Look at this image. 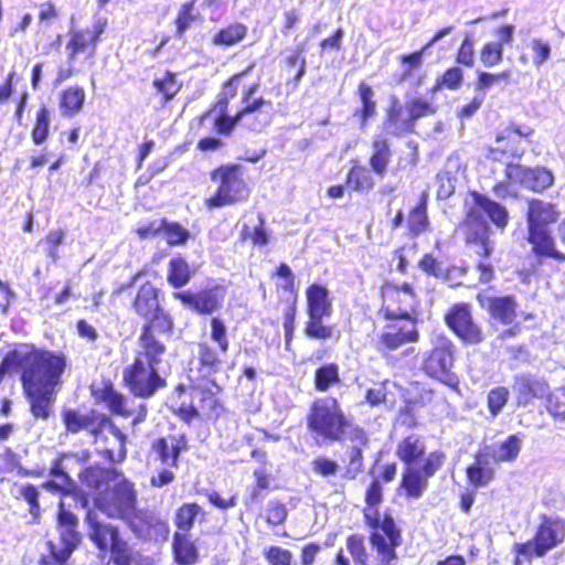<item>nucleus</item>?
<instances>
[{
  "label": "nucleus",
  "mask_w": 565,
  "mask_h": 565,
  "mask_svg": "<svg viewBox=\"0 0 565 565\" xmlns=\"http://www.w3.org/2000/svg\"><path fill=\"white\" fill-rule=\"evenodd\" d=\"M67 367L68 360L64 352L31 342L19 343L0 362V384L6 374H19L31 416L35 420L47 422L54 414Z\"/></svg>",
  "instance_id": "1"
},
{
  "label": "nucleus",
  "mask_w": 565,
  "mask_h": 565,
  "mask_svg": "<svg viewBox=\"0 0 565 565\" xmlns=\"http://www.w3.org/2000/svg\"><path fill=\"white\" fill-rule=\"evenodd\" d=\"M307 431L320 445H352L347 451V465L343 477L355 479L364 468L363 449L369 446V435L364 427L354 423L334 396L315 398L308 407L306 417Z\"/></svg>",
  "instance_id": "2"
},
{
  "label": "nucleus",
  "mask_w": 565,
  "mask_h": 565,
  "mask_svg": "<svg viewBox=\"0 0 565 565\" xmlns=\"http://www.w3.org/2000/svg\"><path fill=\"white\" fill-rule=\"evenodd\" d=\"M397 473V463L382 466L380 473L365 488L362 516L369 529V544L374 554L375 565H394L398 559V547L403 544V530L391 510L381 512L384 501V484L392 482Z\"/></svg>",
  "instance_id": "3"
},
{
  "label": "nucleus",
  "mask_w": 565,
  "mask_h": 565,
  "mask_svg": "<svg viewBox=\"0 0 565 565\" xmlns=\"http://www.w3.org/2000/svg\"><path fill=\"white\" fill-rule=\"evenodd\" d=\"M94 505L108 519L122 521L142 542L159 541L168 534V522L154 510L139 505L136 486L124 473L110 489L95 497Z\"/></svg>",
  "instance_id": "4"
},
{
  "label": "nucleus",
  "mask_w": 565,
  "mask_h": 565,
  "mask_svg": "<svg viewBox=\"0 0 565 565\" xmlns=\"http://www.w3.org/2000/svg\"><path fill=\"white\" fill-rule=\"evenodd\" d=\"M561 214L554 202L539 198L526 201L524 238L539 263L565 264V217L558 223Z\"/></svg>",
  "instance_id": "5"
},
{
  "label": "nucleus",
  "mask_w": 565,
  "mask_h": 565,
  "mask_svg": "<svg viewBox=\"0 0 565 565\" xmlns=\"http://www.w3.org/2000/svg\"><path fill=\"white\" fill-rule=\"evenodd\" d=\"M396 457L405 465L398 490L407 499H418L428 488V480L445 465L446 454L433 450L426 455V439L419 434L402 437L395 447Z\"/></svg>",
  "instance_id": "6"
},
{
  "label": "nucleus",
  "mask_w": 565,
  "mask_h": 565,
  "mask_svg": "<svg viewBox=\"0 0 565 565\" xmlns=\"http://www.w3.org/2000/svg\"><path fill=\"white\" fill-rule=\"evenodd\" d=\"M62 423L67 434L76 435L83 430L93 437L94 441L99 439L106 443L103 433L107 429L118 443L117 449L104 447L99 455L110 463H120L127 457V436L115 424L111 417L96 409H89L87 413H79L74 408H64L61 413Z\"/></svg>",
  "instance_id": "7"
},
{
  "label": "nucleus",
  "mask_w": 565,
  "mask_h": 565,
  "mask_svg": "<svg viewBox=\"0 0 565 565\" xmlns=\"http://www.w3.org/2000/svg\"><path fill=\"white\" fill-rule=\"evenodd\" d=\"M85 522L88 539L107 565H137L140 555L118 525L103 521L94 509L86 511Z\"/></svg>",
  "instance_id": "8"
},
{
  "label": "nucleus",
  "mask_w": 565,
  "mask_h": 565,
  "mask_svg": "<svg viewBox=\"0 0 565 565\" xmlns=\"http://www.w3.org/2000/svg\"><path fill=\"white\" fill-rule=\"evenodd\" d=\"M565 543V518L543 513L539 518L533 535L524 542L511 546L513 565H524L535 558H544L552 550Z\"/></svg>",
  "instance_id": "9"
},
{
  "label": "nucleus",
  "mask_w": 565,
  "mask_h": 565,
  "mask_svg": "<svg viewBox=\"0 0 565 565\" xmlns=\"http://www.w3.org/2000/svg\"><path fill=\"white\" fill-rule=\"evenodd\" d=\"M210 179L216 184L204 201L210 210L246 202L250 195L247 170L241 163L221 164L210 172Z\"/></svg>",
  "instance_id": "10"
},
{
  "label": "nucleus",
  "mask_w": 565,
  "mask_h": 565,
  "mask_svg": "<svg viewBox=\"0 0 565 565\" xmlns=\"http://www.w3.org/2000/svg\"><path fill=\"white\" fill-rule=\"evenodd\" d=\"M555 182L553 172L542 166L527 167L508 162L504 166V179L492 185V193L499 199L516 198L513 185H519L533 193L542 194Z\"/></svg>",
  "instance_id": "11"
},
{
  "label": "nucleus",
  "mask_w": 565,
  "mask_h": 565,
  "mask_svg": "<svg viewBox=\"0 0 565 565\" xmlns=\"http://www.w3.org/2000/svg\"><path fill=\"white\" fill-rule=\"evenodd\" d=\"M306 302L308 315L303 328L306 337L318 341L338 340L340 331L335 326L323 322V318L330 317L333 309L328 288L316 282L309 285L306 289Z\"/></svg>",
  "instance_id": "12"
},
{
  "label": "nucleus",
  "mask_w": 565,
  "mask_h": 565,
  "mask_svg": "<svg viewBox=\"0 0 565 565\" xmlns=\"http://www.w3.org/2000/svg\"><path fill=\"white\" fill-rule=\"evenodd\" d=\"M107 19L102 17L96 19L90 26L70 32V39L65 46L68 65L57 70L56 83H62L78 73V70L73 65L78 55L83 54L90 62L94 61L97 54V46L102 41V35L107 30Z\"/></svg>",
  "instance_id": "13"
},
{
  "label": "nucleus",
  "mask_w": 565,
  "mask_h": 565,
  "mask_svg": "<svg viewBox=\"0 0 565 565\" xmlns=\"http://www.w3.org/2000/svg\"><path fill=\"white\" fill-rule=\"evenodd\" d=\"M134 313L143 321L140 330L174 328L172 316L162 307L160 289L151 281L142 282L130 303Z\"/></svg>",
  "instance_id": "14"
},
{
  "label": "nucleus",
  "mask_w": 565,
  "mask_h": 565,
  "mask_svg": "<svg viewBox=\"0 0 565 565\" xmlns=\"http://www.w3.org/2000/svg\"><path fill=\"white\" fill-rule=\"evenodd\" d=\"M381 312L387 320H414L420 306V299L408 282L396 285L385 281L380 287Z\"/></svg>",
  "instance_id": "15"
},
{
  "label": "nucleus",
  "mask_w": 565,
  "mask_h": 565,
  "mask_svg": "<svg viewBox=\"0 0 565 565\" xmlns=\"http://www.w3.org/2000/svg\"><path fill=\"white\" fill-rule=\"evenodd\" d=\"M275 282V291L278 295V301L285 303L282 315V327L285 333V342L290 344L295 333L296 316L298 310V286L295 274L286 263H280L270 274Z\"/></svg>",
  "instance_id": "16"
},
{
  "label": "nucleus",
  "mask_w": 565,
  "mask_h": 565,
  "mask_svg": "<svg viewBox=\"0 0 565 565\" xmlns=\"http://www.w3.org/2000/svg\"><path fill=\"white\" fill-rule=\"evenodd\" d=\"M533 134L532 127L510 121L495 132L497 146L484 148V159L489 162H500L502 159L520 160L524 156L525 149L520 146L519 139L529 140Z\"/></svg>",
  "instance_id": "17"
},
{
  "label": "nucleus",
  "mask_w": 565,
  "mask_h": 565,
  "mask_svg": "<svg viewBox=\"0 0 565 565\" xmlns=\"http://www.w3.org/2000/svg\"><path fill=\"white\" fill-rule=\"evenodd\" d=\"M444 322L465 344L479 345L486 340L483 328L476 321L470 302L459 301L450 305L445 311Z\"/></svg>",
  "instance_id": "18"
},
{
  "label": "nucleus",
  "mask_w": 565,
  "mask_h": 565,
  "mask_svg": "<svg viewBox=\"0 0 565 565\" xmlns=\"http://www.w3.org/2000/svg\"><path fill=\"white\" fill-rule=\"evenodd\" d=\"M465 246L480 259L489 258L494 244L491 241L490 224L475 209L466 211L459 224Z\"/></svg>",
  "instance_id": "19"
},
{
  "label": "nucleus",
  "mask_w": 565,
  "mask_h": 565,
  "mask_svg": "<svg viewBox=\"0 0 565 565\" xmlns=\"http://www.w3.org/2000/svg\"><path fill=\"white\" fill-rule=\"evenodd\" d=\"M122 384L132 396L150 398L167 386V380L159 369L132 360L122 371Z\"/></svg>",
  "instance_id": "20"
},
{
  "label": "nucleus",
  "mask_w": 565,
  "mask_h": 565,
  "mask_svg": "<svg viewBox=\"0 0 565 565\" xmlns=\"http://www.w3.org/2000/svg\"><path fill=\"white\" fill-rule=\"evenodd\" d=\"M174 328L140 330L137 338V349L134 360L148 366L160 367L167 361V341L172 335Z\"/></svg>",
  "instance_id": "21"
},
{
  "label": "nucleus",
  "mask_w": 565,
  "mask_h": 565,
  "mask_svg": "<svg viewBox=\"0 0 565 565\" xmlns=\"http://www.w3.org/2000/svg\"><path fill=\"white\" fill-rule=\"evenodd\" d=\"M456 358L455 343L445 334L438 335L422 362L423 372L435 380L447 383Z\"/></svg>",
  "instance_id": "22"
},
{
  "label": "nucleus",
  "mask_w": 565,
  "mask_h": 565,
  "mask_svg": "<svg viewBox=\"0 0 565 565\" xmlns=\"http://www.w3.org/2000/svg\"><path fill=\"white\" fill-rule=\"evenodd\" d=\"M227 352H221L218 347L201 340L196 343V354L193 356L188 370L189 382H204L215 380L224 370V359Z\"/></svg>",
  "instance_id": "23"
},
{
  "label": "nucleus",
  "mask_w": 565,
  "mask_h": 565,
  "mask_svg": "<svg viewBox=\"0 0 565 565\" xmlns=\"http://www.w3.org/2000/svg\"><path fill=\"white\" fill-rule=\"evenodd\" d=\"M512 393L516 407H527L548 397L551 385L543 376L523 372L513 375Z\"/></svg>",
  "instance_id": "24"
},
{
  "label": "nucleus",
  "mask_w": 565,
  "mask_h": 565,
  "mask_svg": "<svg viewBox=\"0 0 565 565\" xmlns=\"http://www.w3.org/2000/svg\"><path fill=\"white\" fill-rule=\"evenodd\" d=\"M225 288L220 285L205 287L199 291H175L173 298L201 316H211L222 309Z\"/></svg>",
  "instance_id": "25"
},
{
  "label": "nucleus",
  "mask_w": 565,
  "mask_h": 565,
  "mask_svg": "<svg viewBox=\"0 0 565 565\" xmlns=\"http://www.w3.org/2000/svg\"><path fill=\"white\" fill-rule=\"evenodd\" d=\"M192 401L201 412V417L216 420L224 412V402L221 398L223 388L215 380L204 382H190Z\"/></svg>",
  "instance_id": "26"
},
{
  "label": "nucleus",
  "mask_w": 565,
  "mask_h": 565,
  "mask_svg": "<svg viewBox=\"0 0 565 565\" xmlns=\"http://www.w3.org/2000/svg\"><path fill=\"white\" fill-rule=\"evenodd\" d=\"M476 299L491 322L500 326H511L515 322L519 303L514 295L487 296L479 292Z\"/></svg>",
  "instance_id": "27"
},
{
  "label": "nucleus",
  "mask_w": 565,
  "mask_h": 565,
  "mask_svg": "<svg viewBox=\"0 0 565 565\" xmlns=\"http://www.w3.org/2000/svg\"><path fill=\"white\" fill-rule=\"evenodd\" d=\"M189 447L185 434H170L156 438L150 446V454L161 465L178 468L180 455Z\"/></svg>",
  "instance_id": "28"
},
{
  "label": "nucleus",
  "mask_w": 565,
  "mask_h": 565,
  "mask_svg": "<svg viewBox=\"0 0 565 565\" xmlns=\"http://www.w3.org/2000/svg\"><path fill=\"white\" fill-rule=\"evenodd\" d=\"M407 324L391 323L379 335L377 345L381 351L393 352L404 345L416 343L419 340V331L417 329V319L407 320Z\"/></svg>",
  "instance_id": "29"
},
{
  "label": "nucleus",
  "mask_w": 565,
  "mask_h": 565,
  "mask_svg": "<svg viewBox=\"0 0 565 565\" xmlns=\"http://www.w3.org/2000/svg\"><path fill=\"white\" fill-rule=\"evenodd\" d=\"M498 41H488L479 50V60L484 68H492L503 62L504 45L513 41L514 25L503 24L497 29Z\"/></svg>",
  "instance_id": "30"
},
{
  "label": "nucleus",
  "mask_w": 565,
  "mask_h": 565,
  "mask_svg": "<svg viewBox=\"0 0 565 565\" xmlns=\"http://www.w3.org/2000/svg\"><path fill=\"white\" fill-rule=\"evenodd\" d=\"M72 456V451H61L56 454V456L51 461L49 475L60 479L61 482H57L53 479L45 480L41 483L42 489L61 495H70L73 492L75 482L64 468L65 459L71 458Z\"/></svg>",
  "instance_id": "31"
},
{
  "label": "nucleus",
  "mask_w": 565,
  "mask_h": 565,
  "mask_svg": "<svg viewBox=\"0 0 565 565\" xmlns=\"http://www.w3.org/2000/svg\"><path fill=\"white\" fill-rule=\"evenodd\" d=\"M469 195L475 205L473 209L480 215L483 213L488 220L500 231L505 230L510 222V214L503 204L478 191H470Z\"/></svg>",
  "instance_id": "32"
},
{
  "label": "nucleus",
  "mask_w": 565,
  "mask_h": 565,
  "mask_svg": "<svg viewBox=\"0 0 565 565\" xmlns=\"http://www.w3.org/2000/svg\"><path fill=\"white\" fill-rule=\"evenodd\" d=\"M92 395L97 402L104 403L110 414L124 418L132 416L131 409L127 407V397L115 388L110 380H103L100 387L92 390Z\"/></svg>",
  "instance_id": "33"
},
{
  "label": "nucleus",
  "mask_w": 565,
  "mask_h": 565,
  "mask_svg": "<svg viewBox=\"0 0 565 565\" xmlns=\"http://www.w3.org/2000/svg\"><path fill=\"white\" fill-rule=\"evenodd\" d=\"M121 475L122 471L114 467L90 465L82 469L78 480L88 491L99 492L104 486L116 482Z\"/></svg>",
  "instance_id": "34"
},
{
  "label": "nucleus",
  "mask_w": 565,
  "mask_h": 565,
  "mask_svg": "<svg viewBox=\"0 0 565 565\" xmlns=\"http://www.w3.org/2000/svg\"><path fill=\"white\" fill-rule=\"evenodd\" d=\"M392 157L393 150L388 137L384 132L375 134L371 139V153L367 161L371 171L383 178L387 173Z\"/></svg>",
  "instance_id": "35"
},
{
  "label": "nucleus",
  "mask_w": 565,
  "mask_h": 565,
  "mask_svg": "<svg viewBox=\"0 0 565 565\" xmlns=\"http://www.w3.org/2000/svg\"><path fill=\"white\" fill-rule=\"evenodd\" d=\"M345 548L350 557L340 547L334 555V565H370L369 553L362 534H349L345 537Z\"/></svg>",
  "instance_id": "36"
},
{
  "label": "nucleus",
  "mask_w": 565,
  "mask_h": 565,
  "mask_svg": "<svg viewBox=\"0 0 565 565\" xmlns=\"http://www.w3.org/2000/svg\"><path fill=\"white\" fill-rule=\"evenodd\" d=\"M360 106L354 109L353 117L356 119L360 129H365L369 124L377 117V102L372 86L362 81L356 88Z\"/></svg>",
  "instance_id": "37"
},
{
  "label": "nucleus",
  "mask_w": 565,
  "mask_h": 565,
  "mask_svg": "<svg viewBox=\"0 0 565 565\" xmlns=\"http://www.w3.org/2000/svg\"><path fill=\"white\" fill-rule=\"evenodd\" d=\"M255 63H249L244 70L234 73L231 77H228L223 84V93L220 95L217 100L206 109L200 117V120L203 121L206 119L213 111H217V115L228 114L230 102L236 96L237 89L241 83V78L252 72Z\"/></svg>",
  "instance_id": "38"
},
{
  "label": "nucleus",
  "mask_w": 565,
  "mask_h": 565,
  "mask_svg": "<svg viewBox=\"0 0 565 565\" xmlns=\"http://www.w3.org/2000/svg\"><path fill=\"white\" fill-rule=\"evenodd\" d=\"M490 451L488 448L478 450L473 461L466 467L468 483L473 488L486 487L494 478V470L489 465Z\"/></svg>",
  "instance_id": "39"
},
{
  "label": "nucleus",
  "mask_w": 565,
  "mask_h": 565,
  "mask_svg": "<svg viewBox=\"0 0 565 565\" xmlns=\"http://www.w3.org/2000/svg\"><path fill=\"white\" fill-rule=\"evenodd\" d=\"M405 117H403V106L396 96H391L388 105L385 108V116L382 122V131L384 135L394 138H401L405 135L415 134L404 129Z\"/></svg>",
  "instance_id": "40"
},
{
  "label": "nucleus",
  "mask_w": 565,
  "mask_h": 565,
  "mask_svg": "<svg viewBox=\"0 0 565 565\" xmlns=\"http://www.w3.org/2000/svg\"><path fill=\"white\" fill-rule=\"evenodd\" d=\"M171 553L174 563L178 565H194L200 558L195 542L186 533H173Z\"/></svg>",
  "instance_id": "41"
},
{
  "label": "nucleus",
  "mask_w": 565,
  "mask_h": 565,
  "mask_svg": "<svg viewBox=\"0 0 565 565\" xmlns=\"http://www.w3.org/2000/svg\"><path fill=\"white\" fill-rule=\"evenodd\" d=\"M371 169H367L358 159L351 160L345 175L347 188L353 192L369 193L375 185Z\"/></svg>",
  "instance_id": "42"
},
{
  "label": "nucleus",
  "mask_w": 565,
  "mask_h": 565,
  "mask_svg": "<svg viewBox=\"0 0 565 565\" xmlns=\"http://www.w3.org/2000/svg\"><path fill=\"white\" fill-rule=\"evenodd\" d=\"M428 192L423 191L418 200L413 206L408 214H407V231L408 234L412 237H417L422 233L426 232L429 226V220H428V212H427V205H428Z\"/></svg>",
  "instance_id": "43"
},
{
  "label": "nucleus",
  "mask_w": 565,
  "mask_h": 565,
  "mask_svg": "<svg viewBox=\"0 0 565 565\" xmlns=\"http://www.w3.org/2000/svg\"><path fill=\"white\" fill-rule=\"evenodd\" d=\"M62 546L58 547L53 541L46 542L47 554L40 556L39 565H66L73 552L79 545L73 539H60Z\"/></svg>",
  "instance_id": "44"
},
{
  "label": "nucleus",
  "mask_w": 565,
  "mask_h": 565,
  "mask_svg": "<svg viewBox=\"0 0 565 565\" xmlns=\"http://www.w3.org/2000/svg\"><path fill=\"white\" fill-rule=\"evenodd\" d=\"M341 383L340 366L335 362L322 363L313 372V387L317 392L326 393Z\"/></svg>",
  "instance_id": "45"
},
{
  "label": "nucleus",
  "mask_w": 565,
  "mask_h": 565,
  "mask_svg": "<svg viewBox=\"0 0 565 565\" xmlns=\"http://www.w3.org/2000/svg\"><path fill=\"white\" fill-rule=\"evenodd\" d=\"M405 109L407 116L405 117L404 129L414 132H416V121L419 118L433 116L437 113V106L422 97L408 99Z\"/></svg>",
  "instance_id": "46"
},
{
  "label": "nucleus",
  "mask_w": 565,
  "mask_h": 565,
  "mask_svg": "<svg viewBox=\"0 0 565 565\" xmlns=\"http://www.w3.org/2000/svg\"><path fill=\"white\" fill-rule=\"evenodd\" d=\"M205 512L198 502H184L174 512L173 524L179 533L189 534L198 518L204 520Z\"/></svg>",
  "instance_id": "47"
},
{
  "label": "nucleus",
  "mask_w": 565,
  "mask_h": 565,
  "mask_svg": "<svg viewBox=\"0 0 565 565\" xmlns=\"http://www.w3.org/2000/svg\"><path fill=\"white\" fill-rule=\"evenodd\" d=\"M86 94L83 87L72 85L63 89L58 98V107L64 117H74L84 107Z\"/></svg>",
  "instance_id": "48"
},
{
  "label": "nucleus",
  "mask_w": 565,
  "mask_h": 565,
  "mask_svg": "<svg viewBox=\"0 0 565 565\" xmlns=\"http://www.w3.org/2000/svg\"><path fill=\"white\" fill-rule=\"evenodd\" d=\"M193 276V271L188 260L182 256L172 257L168 264L167 281L174 288L180 289L188 285Z\"/></svg>",
  "instance_id": "49"
},
{
  "label": "nucleus",
  "mask_w": 565,
  "mask_h": 565,
  "mask_svg": "<svg viewBox=\"0 0 565 565\" xmlns=\"http://www.w3.org/2000/svg\"><path fill=\"white\" fill-rule=\"evenodd\" d=\"M248 28L242 22H233L220 29L212 38V43L217 46H234L246 39Z\"/></svg>",
  "instance_id": "50"
},
{
  "label": "nucleus",
  "mask_w": 565,
  "mask_h": 565,
  "mask_svg": "<svg viewBox=\"0 0 565 565\" xmlns=\"http://www.w3.org/2000/svg\"><path fill=\"white\" fill-rule=\"evenodd\" d=\"M41 484L36 486L33 483H22L18 487V494L15 499L23 501L28 505V511L35 523L40 522L41 519V504H40V491Z\"/></svg>",
  "instance_id": "51"
},
{
  "label": "nucleus",
  "mask_w": 565,
  "mask_h": 565,
  "mask_svg": "<svg viewBox=\"0 0 565 565\" xmlns=\"http://www.w3.org/2000/svg\"><path fill=\"white\" fill-rule=\"evenodd\" d=\"M51 129V110L45 104H41L36 109L35 117L31 129L32 142L36 146L43 145Z\"/></svg>",
  "instance_id": "52"
},
{
  "label": "nucleus",
  "mask_w": 565,
  "mask_h": 565,
  "mask_svg": "<svg viewBox=\"0 0 565 565\" xmlns=\"http://www.w3.org/2000/svg\"><path fill=\"white\" fill-rule=\"evenodd\" d=\"M56 521L57 525L62 529L60 539H73L75 543H81V534L77 531L78 519L72 511L65 508L63 501L58 503Z\"/></svg>",
  "instance_id": "53"
},
{
  "label": "nucleus",
  "mask_w": 565,
  "mask_h": 565,
  "mask_svg": "<svg viewBox=\"0 0 565 565\" xmlns=\"http://www.w3.org/2000/svg\"><path fill=\"white\" fill-rule=\"evenodd\" d=\"M270 235L266 228L265 217L259 214L258 223L250 227L244 224L239 232V242L250 243L253 247H264L268 245Z\"/></svg>",
  "instance_id": "54"
},
{
  "label": "nucleus",
  "mask_w": 565,
  "mask_h": 565,
  "mask_svg": "<svg viewBox=\"0 0 565 565\" xmlns=\"http://www.w3.org/2000/svg\"><path fill=\"white\" fill-rule=\"evenodd\" d=\"M3 465L7 471H17L19 476L30 478H41L44 475L43 469H26L22 466V457L13 448L6 447L1 454Z\"/></svg>",
  "instance_id": "55"
},
{
  "label": "nucleus",
  "mask_w": 565,
  "mask_h": 565,
  "mask_svg": "<svg viewBox=\"0 0 565 565\" xmlns=\"http://www.w3.org/2000/svg\"><path fill=\"white\" fill-rule=\"evenodd\" d=\"M152 86L161 95L162 106L171 102L181 90V83L177 81V75L171 71H167L161 78L153 79Z\"/></svg>",
  "instance_id": "56"
},
{
  "label": "nucleus",
  "mask_w": 565,
  "mask_h": 565,
  "mask_svg": "<svg viewBox=\"0 0 565 565\" xmlns=\"http://www.w3.org/2000/svg\"><path fill=\"white\" fill-rule=\"evenodd\" d=\"M463 78L465 74L460 66L454 65L447 67L439 76L436 77L431 90H458L463 83Z\"/></svg>",
  "instance_id": "57"
},
{
  "label": "nucleus",
  "mask_w": 565,
  "mask_h": 565,
  "mask_svg": "<svg viewBox=\"0 0 565 565\" xmlns=\"http://www.w3.org/2000/svg\"><path fill=\"white\" fill-rule=\"evenodd\" d=\"M258 87V83H253L243 89L242 107L238 109V113L243 118L247 115L259 111L265 105H270V102L266 100L263 96L254 97Z\"/></svg>",
  "instance_id": "58"
},
{
  "label": "nucleus",
  "mask_w": 565,
  "mask_h": 565,
  "mask_svg": "<svg viewBox=\"0 0 565 565\" xmlns=\"http://www.w3.org/2000/svg\"><path fill=\"white\" fill-rule=\"evenodd\" d=\"M510 391L507 386L498 385L487 394V407L491 417H497L508 405Z\"/></svg>",
  "instance_id": "59"
},
{
  "label": "nucleus",
  "mask_w": 565,
  "mask_h": 565,
  "mask_svg": "<svg viewBox=\"0 0 565 565\" xmlns=\"http://www.w3.org/2000/svg\"><path fill=\"white\" fill-rule=\"evenodd\" d=\"M210 340L216 343L221 352H228L231 341L227 332V326L224 319L218 316L210 319Z\"/></svg>",
  "instance_id": "60"
},
{
  "label": "nucleus",
  "mask_w": 565,
  "mask_h": 565,
  "mask_svg": "<svg viewBox=\"0 0 565 565\" xmlns=\"http://www.w3.org/2000/svg\"><path fill=\"white\" fill-rule=\"evenodd\" d=\"M521 438L515 435H509L502 443L499 445V454L494 457L495 462H512L514 461L520 454L521 450Z\"/></svg>",
  "instance_id": "61"
},
{
  "label": "nucleus",
  "mask_w": 565,
  "mask_h": 565,
  "mask_svg": "<svg viewBox=\"0 0 565 565\" xmlns=\"http://www.w3.org/2000/svg\"><path fill=\"white\" fill-rule=\"evenodd\" d=\"M475 40L470 34H466L455 53V62L458 66L471 68L475 66Z\"/></svg>",
  "instance_id": "62"
},
{
  "label": "nucleus",
  "mask_w": 565,
  "mask_h": 565,
  "mask_svg": "<svg viewBox=\"0 0 565 565\" xmlns=\"http://www.w3.org/2000/svg\"><path fill=\"white\" fill-rule=\"evenodd\" d=\"M169 246L183 245L190 238V232L178 222H169L164 218L162 232Z\"/></svg>",
  "instance_id": "63"
},
{
  "label": "nucleus",
  "mask_w": 565,
  "mask_h": 565,
  "mask_svg": "<svg viewBox=\"0 0 565 565\" xmlns=\"http://www.w3.org/2000/svg\"><path fill=\"white\" fill-rule=\"evenodd\" d=\"M263 556L268 565H291L294 554L279 545H269L263 550Z\"/></svg>",
  "instance_id": "64"
}]
</instances>
